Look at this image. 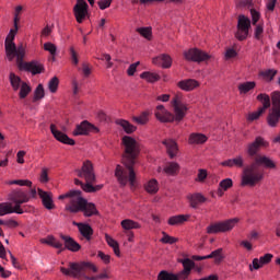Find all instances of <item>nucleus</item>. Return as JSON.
<instances>
[{
	"mask_svg": "<svg viewBox=\"0 0 280 280\" xmlns=\"http://www.w3.org/2000/svg\"><path fill=\"white\" fill-rule=\"evenodd\" d=\"M235 56H237V51H235V49L233 48H228L225 51V58L226 60L231 59V58H235Z\"/></svg>",
	"mask_w": 280,
	"mask_h": 280,
	"instance_id": "62",
	"label": "nucleus"
},
{
	"mask_svg": "<svg viewBox=\"0 0 280 280\" xmlns=\"http://www.w3.org/2000/svg\"><path fill=\"white\" fill-rule=\"evenodd\" d=\"M66 211L69 213H80V211H82L85 218H93V215L100 214L95 203L89 202L82 195L73 197L71 202L66 205Z\"/></svg>",
	"mask_w": 280,
	"mask_h": 280,
	"instance_id": "5",
	"label": "nucleus"
},
{
	"mask_svg": "<svg viewBox=\"0 0 280 280\" xmlns=\"http://www.w3.org/2000/svg\"><path fill=\"white\" fill-rule=\"evenodd\" d=\"M257 100L262 104V107H259V109L266 113V110L270 108V96L268 94L261 93L257 95Z\"/></svg>",
	"mask_w": 280,
	"mask_h": 280,
	"instance_id": "36",
	"label": "nucleus"
},
{
	"mask_svg": "<svg viewBox=\"0 0 280 280\" xmlns=\"http://www.w3.org/2000/svg\"><path fill=\"white\" fill-rule=\"evenodd\" d=\"M272 107L267 116V124L270 128H277L280 121V92L275 91L271 93Z\"/></svg>",
	"mask_w": 280,
	"mask_h": 280,
	"instance_id": "8",
	"label": "nucleus"
},
{
	"mask_svg": "<svg viewBox=\"0 0 280 280\" xmlns=\"http://www.w3.org/2000/svg\"><path fill=\"white\" fill-rule=\"evenodd\" d=\"M74 226H78L79 233L84 237L85 240L90 241L91 237H93V228L89 225V223H78L73 222Z\"/></svg>",
	"mask_w": 280,
	"mask_h": 280,
	"instance_id": "24",
	"label": "nucleus"
},
{
	"mask_svg": "<svg viewBox=\"0 0 280 280\" xmlns=\"http://www.w3.org/2000/svg\"><path fill=\"white\" fill-rule=\"evenodd\" d=\"M7 185H19L20 187H32V180L30 179H13L7 182Z\"/></svg>",
	"mask_w": 280,
	"mask_h": 280,
	"instance_id": "47",
	"label": "nucleus"
},
{
	"mask_svg": "<svg viewBox=\"0 0 280 280\" xmlns=\"http://www.w3.org/2000/svg\"><path fill=\"white\" fill-rule=\"evenodd\" d=\"M90 132H100V129L88 120H83L80 125H77L73 130V137H86Z\"/></svg>",
	"mask_w": 280,
	"mask_h": 280,
	"instance_id": "14",
	"label": "nucleus"
},
{
	"mask_svg": "<svg viewBox=\"0 0 280 280\" xmlns=\"http://www.w3.org/2000/svg\"><path fill=\"white\" fill-rule=\"evenodd\" d=\"M140 78L142 80H147V82H151V83H154V82H159V80H161V77L158 74V73H154V72H142L140 74Z\"/></svg>",
	"mask_w": 280,
	"mask_h": 280,
	"instance_id": "39",
	"label": "nucleus"
},
{
	"mask_svg": "<svg viewBox=\"0 0 280 280\" xmlns=\"http://www.w3.org/2000/svg\"><path fill=\"white\" fill-rule=\"evenodd\" d=\"M16 32H19V26L11 28L4 42L7 58L10 62H12L14 58H16V60H24L25 58L24 45L20 44L16 48V44H14Z\"/></svg>",
	"mask_w": 280,
	"mask_h": 280,
	"instance_id": "7",
	"label": "nucleus"
},
{
	"mask_svg": "<svg viewBox=\"0 0 280 280\" xmlns=\"http://www.w3.org/2000/svg\"><path fill=\"white\" fill-rule=\"evenodd\" d=\"M43 97H45V88H43V84H38L34 92V102H38Z\"/></svg>",
	"mask_w": 280,
	"mask_h": 280,
	"instance_id": "49",
	"label": "nucleus"
},
{
	"mask_svg": "<svg viewBox=\"0 0 280 280\" xmlns=\"http://www.w3.org/2000/svg\"><path fill=\"white\" fill-rule=\"evenodd\" d=\"M37 192L45 209H48V211L56 209V205H54V195L51 192L45 191L40 188L37 189Z\"/></svg>",
	"mask_w": 280,
	"mask_h": 280,
	"instance_id": "16",
	"label": "nucleus"
},
{
	"mask_svg": "<svg viewBox=\"0 0 280 280\" xmlns=\"http://www.w3.org/2000/svg\"><path fill=\"white\" fill-rule=\"evenodd\" d=\"M173 113L165 108L163 105H158L155 109V117L162 124H172V121L180 122L187 116L189 107H187L183 94H175L171 101Z\"/></svg>",
	"mask_w": 280,
	"mask_h": 280,
	"instance_id": "3",
	"label": "nucleus"
},
{
	"mask_svg": "<svg viewBox=\"0 0 280 280\" xmlns=\"http://www.w3.org/2000/svg\"><path fill=\"white\" fill-rule=\"evenodd\" d=\"M9 80L13 91H19L21 89V84L24 83L19 75L14 74V72L10 73Z\"/></svg>",
	"mask_w": 280,
	"mask_h": 280,
	"instance_id": "37",
	"label": "nucleus"
},
{
	"mask_svg": "<svg viewBox=\"0 0 280 280\" xmlns=\"http://www.w3.org/2000/svg\"><path fill=\"white\" fill-rule=\"evenodd\" d=\"M30 93H32V88L30 86V84H27L26 82L22 83L20 85V100H25V97H27L30 95Z\"/></svg>",
	"mask_w": 280,
	"mask_h": 280,
	"instance_id": "44",
	"label": "nucleus"
},
{
	"mask_svg": "<svg viewBox=\"0 0 280 280\" xmlns=\"http://www.w3.org/2000/svg\"><path fill=\"white\" fill-rule=\"evenodd\" d=\"M21 12H23V7L18 5L15 8L14 19H13L14 27L19 26V23L21 22Z\"/></svg>",
	"mask_w": 280,
	"mask_h": 280,
	"instance_id": "53",
	"label": "nucleus"
},
{
	"mask_svg": "<svg viewBox=\"0 0 280 280\" xmlns=\"http://www.w3.org/2000/svg\"><path fill=\"white\" fill-rule=\"evenodd\" d=\"M122 145L125 147V155L122 159L124 166H116L115 176L121 187H126L129 183L132 188L137 183L135 163H137V156H139V153L141 152V147L139 145V142L130 136L122 137Z\"/></svg>",
	"mask_w": 280,
	"mask_h": 280,
	"instance_id": "2",
	"label": "nucleus"
},
{
	"mask_svg": "<svg viewBox=\"0 0 280 280\" xmlns=\"http://www.w3.org/2000/svg\"><path fill=\"white\" fill-rule=\"evenodd\" d=\"M162 62L163 69H170L172 67V57L170 55H161L160 57L153 58V65H159Z\"/></svg>",
	"mask_w": 280,
	"mask_h": 280,
	"instance_id": "32",
	"label": "nucleus"
},
{
	"mask_svg": "<svg viewBox=\"0 0 280 280\" xmlns=\"http://www.w3.org/2000/svg\"><path fill=\"white\" fill-rule=\"evenodd\" d=\"M261 148H268V141L262 137H256L255 141L250 142L246 147V154L254 161L243 168V175L241 179L242 187H255L264 180L265 172L261 165L267 170H276L277 164L270 158L266 155H259Z\"/></svg>",
	"mask_w": 280,
	"mask_h": 280,
	"instance_id": "1",
	"label": "nucleus"
},
{
	"mask_svg": "<svg viewBox=\"0 0 280 280\" xmlns=\"http://www.w3.org/2000/svg\"><path fill=\"white\" fill-rule=\"evenodd\" d=\"M237 222H240V219L233 218L225 221L211 223L207 228V233L209 235H215L218 233H229V231H233V229H235V224H237Z\"/></svg>",
	"mask_w": 280,
	"mask_h": 280,
	"instance_id": "9",
	"label": "nucleus"
},
{
	"mask_svg": "<svg viewBox=\"0 0 280 280\" xmlns=\"http://www.w3.org/2000/svg\"><path fill=\"white\" fill-rule=\"evenodd\" d=\"M161 242L163 244H176V242H178V238L170 236V234L163 232V237L161 238Z\"/></svg>",
	"mask_w": 280,
	"mask_h": 280,
	"instance_id": "54",
	"label": "nucleus"
},
{
	"mask_svg": "<svg viewBox=\"0 0 280 280\" xmlns=\"http://www.w3.org/2000/svg\"><path fill=\"white\" fill-rule=\"evenodd\" d=\"M73 14L77 19V22L83 23L86 19V14H89V4L77 3L73 7Z\"/></svg>",
	"mask_w": 280,
	"mask_h": 280,
	"instance_id": "20",
	"label": "nucleus"
},
{
	"mask_svg": "<svg viewBox=\"0 0 280 280\" xmlns=\"http://www.w3.org/2000/svg\"><path fill=\"white\" fill-rule=\"evenodd\" d=\"M58 84H60V80H58V77H54L48 82V89L50 93H56L58 91Z\"/></svg>",
	"mask_w": 280,
	"mask_h": 280,
	"instance_id": "50",
	"label": "nucleus"
},
{
	"mask_svg": "<svg viewBox=\"0 0 280 280\" xmlns=\"http://www.w3.org/2000/svg\"><path fill=\"white\" fill-rule=\"evenodd\" d=\"M8 200L13 202L18 211H25V207L22 208L21 205H25V202H30V195H27V192L21 189H15L8 195Z\"/></svg>",
	"mask_w": 280,
	"mask_h": 280,
	"instance_id": "10",
	"label": "nucleus"
},
{
	"mask_svg": "<svg viewBox=\"0 0 280 280\" xmlns=\"http://www.w3.org/2000/svg\"><path fill=\"white\" fill-rule=\"evenodd\" d=\"M50 132L57 141L65 143V145H73L75 143V140L69 138V136L56 129V125L54 124L50 125Z\"/></svg>",
	"mask_w": 280,
	"mask_h": 280,
	"instance_id": "15",
	"label": "nucleus"
},
{
	"mask_svg": "<svg viewBox=\"0 0 280 280\" xmlns=\"http://www.w3.org/2000/svg\"><path fill=\"white\" fill-rule=\"evenodd\" d=\"M42 244H47L48 246H52V248H58V254L62 253L65 248L62 247V243L52 235H48L46 238L40 240Z\"/></svg>",
	"mask_w": 280,
	"mask_h": 280,
	"instance_id": "27",
	"label": "nucleus"
},
{
	"mask_svg": "<svg viewBox=\"0 0 280 280\" xmlns=\"http://www.w3.org/2000/svg\"><path fill=\"white\" fill-rule=\"evenodd\" d=\"M132 121L139 126H145L150 121V112H142L139 116H133Z\"/></svg>",
	"mask_w": 280,
	"mask_h": 280,
	"instance_id": "34",
	"label": "nucleus"
},
{
	"mask_svg": "<svg viewBox=\"0 0 280 280\" xmlns=\"http://www.w3.org/2000/svg\"><path fill=\"white\" fill-rule=\"evenodd\" d=\"M10 213H18L19 215H23L25 210H18L12 202H1L0 203V218L3 215H10Z\"/></svg>",
	"mask_w": 280,
	"mask_h": 280,
	"instance_id": "21",
	"label": "nucleus"
},
{
	"mask_svg": "<svg viewBox=\"0 0 280 280\" xmlns=\"http://www.w3.org/2000/svg\"><path fill=\"white\" fill-rule=\"evenodd\" d=\"M97 272V267L92 262H69V268L61 267L60 272L66 277H73L79 280H98L100 276H89V272Z\"/></svg>",
	"mask_w": 280,
	"mask_h": 280,
	"instance_id": "4",
	"label": "nucleus"
},
{
	"mask_svg": "<svg viewBox=\"0 0 280 280\" xmlns=\"http://www.w3.org/2000/svg\"><path fill=\"white\" fill-rule=\"evenodd\" d=\"M180 166L176 162H171L164 167L165 174H168L170 176H175V174H178Z\"/></svg>",
	"mask_w": 280,
	"mask_h": 280,
	"instance_id": "38",
	"label": "nucleus"
},
{
	"mask_svg": "<svg viewBox=\"0 0 280 280\" xmlns=\"http://www.w3.org/2000/svg\"><path fill=\"white\" fill-rule=\"evenodd\" d=\"M178 261L183 265L184 270L175 275L176 277H178V279H186V277H189V275L191 273V269L195 268L196 262H194V260L189 258L179 259Z\"/></svg>",
	"mask_w": 280,
	"mask_h": 280,
	"instance_id": "18",
	"label": "nucleus"
},
{
	"mask_svg": "<svg viewBox=\"0 0 280 280\" xmlns=\"http://www.w3.org/2000/svg\"><path fill=\"white\" fill-rule=\"evenodd\" d=\"M144 189L148 194H156L159 191V182L151 179L144 185Z\"/></svg>",
	"mask_w": 280,
	"mask_h": 280,
	"instance_id": "40",
	"label": "nucleus"
},
{
	"mask_svg": "<svg viewBox=\"0 0 280 280\" xmlns=\"http://www.w3.org/2000/svg\"><path fill=\"white\" fill-rule=\"evenodd\" d=\"M4 226H8L9 229H16V226H19V222L10 219L4 221Z\"/></svg>",
	"mask_w": 280,
	"mask_h": 280,
	"instance_id": "63",
	"label": "nucleus"
},
{
	"mask_svg": "<svg viewBox=\"0 0 280 280\" xmlns=\"http://www.w3.org/2000/svg\"><path fill=\"white\" fill-rule=\"evenodd\" d=\"M184 58L190 62H205V60H209L211 56L198 48H190L184 51Z\"/></svg>",
	"mask_w": 280,
	"mask_h": 280,
	"instance_id": "12",
	"label": "nucleus"
},
{
	"mask_svg": "<svg viewBox=\"0 0 280 280\" xmlns=\"http://www.w3.org/2000/svg\"><path fill=\"white\" fill-rule=\"evenodd\" d=\"M40 183H49V175L47 168H43L39 177Z\"/></svg>",
	"mask_w": 280,
	"mask_h": 280,
	"instance_id": "61",
	"label": "nucleus"
},
{
	"mask_svg": "<svg viewBox=\"0 0 280 280\" xmlns=\"http://www.w3.org/2000/svg\"><path fill=\"white\" fill-rule=\"evenodd\" d=\"M81 194H82V191H80V190H70L69 192H67L65 195H60L59 200H65V198H69L68 205H71V200H73V198L80 197Z\"/></svg>",
	"mask_w": 280,
	"mask_h": 280,
	"instance_id": "46",
	"label": "nucleus"
},
{
	"mask_svg": "<svg viewBox=\"0 0 280 280\" xmlns=\"http://www.w3.org/2000/svg\"><path fill=\"white\" fill-rule=\"evenodd\" d=\"M137 32L140 36H143V38H147V40H150L152 38L151 27H139L137 28Z\"/></svg>",
	"mask_w": 280,
	"mask_h": 280,
	"instance_id": "48",
	"label": "nucleus"
},
{
	"mask_svg": "<svg viewBox=\"0 0 280 280\" xmlns=\"http://www.w3.org/2000/svg\"><path fill=\"white\" fill-rule=\"evenodd\" d=\"M77 176H79V178H84L85 185L83 186V189L86 194H95V191H100V189L104 187L103 185L93 186L96 182V177L95 171L93 170V163L89 160L83 162L81 170L77 171Z\"/></svg>",
	"mask_w": 280,
	"mask_h": 280,
	"instance_id": "6",
	"label": "nucleus"
},
{
	"mask_svg": "<svg viewBox=\"0 0 280 280\" xmlns=\"http://www.w3.org/2000/svg\"><path fill=\"white\" fill-rule=\"evenodd\" d=\"M60 237L65 242V246L62 245L63 250L67 248V250H70L71 253H78V250L82 248L80 243L75 242L73 237L67 236L65 234H61Z\"/></svg>",
	"mask_w": 280,
	"mask_h": 280,
	"instance_id": "19",
	"label": "nucleus"
},
{
	"mask_svg": "<svg viewBox=\"0 0 280 280\" xmlns=\"http://www.w3.org/2000/svg\"><path fill=\"white\" fill-rule=\"evenodd\" d=\"M231 187H233V179H231V178L222 179L219 184L217 195L220 198H222L224 196V192L228 191V189H231Z\"/></svg>",
	"mask_w": 280,
	"mask_h": 280,
	"instance_id": "30",
	"label": "nucleus"
},
{
	"mask_svg": "<svg viewBox=\"0 0 280 280\" xmlns=\"http://www.w3.org/2000/svg\"><path fill=\"white\" fill-rule=\"evenodd\" d=\"M110 3H113V0H101V1H98L100 10H106V8H110Z\"/></svg>",
	"mask_w": 280,
	"mask_h": 280,
	"instance_id": "60",
	"label": "nucleus"
},
{
	"mask_svg": "<svg viewBox=\"0 0 280 280\" xmlns=\"http://www.w3.org/2000/svg\"><path fill=\"white\" fill-rule=\"evenodd\" d=\"M120 226L124 229V233H130L135 230L141 229V225L139 222L132 220V219H125L120 222Z\"/></svg>",
	"mask_w": 280,
	"mask_h": 280,
	"instance_id": "25",
	"label": "nucleus"
},
{
	"mask_svg": "<svg viewBox=\"0 0 280 280\" xmlns=\"http://www.w3.org/2000/svg\"><path fill=\"white\" fill-rule=\"evenodd\" d=\"M115 124L117 126H120V128H122V130L127 135H132V132L137 131V127L135 125L130 124V121H128L126 119H116Z\"/></svg>",
	"mask_w": 280,
	"mask_h": 280,
	"instance_id": "29",
	"label": "nucleus"
},
{
	"mask_svg": "<svg viewBox=\"0 0 280 280\" xmlns=\"http://www.w3.org/2000/svg\"><path fill=\"white\" fill-rule=\"evenodd\" d=\"M19 68L23 71H28L33 75H38V73H43L45 71V66H43L38 61H30V62H23L22 60H18Z\"/></svg>",
	"mask_w": 280,
	"mask_h": 280,
	"instance_id": "13",
	"label": "nucleus"
},
{
	"mask_svg": "<svg viewBox=\"0 0 280 280\" xmlns=\"http://www.w3.org/2000/svg\"><path fill=\"white\" fill-rule=\"evenodd\" d=\"M272 257V254H265L260 258H254L252 265H249L250 272H253V270H259V268H264V266L270 264Z\"/></svg>",
	"mask_w": 280,
	"mask_h": 280,
	"instance_id": "17",
	"label": "nucleus"
},
{
	"mask_svg": "<svg viewBox=\"0 0 280 280\" xmlns=\"http://www.w3.org/2000/svg\"><path fill=\"white\" fill-rule=\"evenodd\" d=\"M257 86V83L255 81H247L240 83L237 89L240 91L241 95H246V93H249V91H253Z\"/></svg>",
	"mask_w": 280,
	"mask_h": 280,
	"instance_id": "31",
	"label": "nucleus"
},
{
	"mask_svg": "<svg viewBox=\"0 0 280 280\" xmlns=\"http://www.w3.org/2000/svg\"><path fill=\"white\" fill-rule=\"evenodd\" d=\"M82 72L85 78H89V75H91V68L89 67V63L82 65Z\"/></svg>",
	"mask_w": 280,
	"mask_h": 280,
	"instance_id": "64",
	"label": "nucleus"
},
{
	"mask_svg": "<svg viewBox=\"0 0 280 280\" xmlns=\"http://www.w3.org/2000/svg\"><path fill=\"white\" fill-rule=\"evenodd\" d=\"M178 89H180L182 91H194V89H198V86H200V83H198L197 80L195 79H185L182 80L177 83Z\"/></svg>",
	"mask_w": 280,
	"mask_h": 280,
	"instance_id": "22",
	"label": "nucleus"
},
{
	"mask_svg": "<svg viewBox=\"0 0 280 280\" xmlns=\"http://www.w3.org/2000/svg\"><path fill=\"white\" fill-rule=\"evenodd\" d=\"M187 200H188L191 209H198L199 205L207 202V198L205 196H202V194H200V192L188 195Z\"/></svg>",
	"mask_w": 280,
	"mask_h": 280,
	"instance_id": "23",
	"label": "nucleus"
},
{
	"mask_svg": "<svg viewBox=\"0 0 280 280\" xmlns=\"http://www.w3.org/2000/svg\"><path fill=\"white\" fill-rule=\"evenodd\" d=\"M259 75H261V78H264V80H266L267 82H272V80H275V75H277V70L276 69L264 70L259 73Z\"/></svg>",
	"mask_w": 280,
	"mask_h": 280,
	"instance_id": "43",
	"label": "nucleus"
},
{
	"mask_svg": "<svg viewBox=\"0 0 280 280\" xmlns=\"http://www.w3.org/2000/svg\"><path fill=\"white\" fill-rule=\"evenodd\" d=\"M69 51H70V59H71L72 65L78 66L80 62L78 51L75 50L74 47H70Z\"/></svg>",
	"mask_w": 280,
	"mask_h": 280,
	"instance_id": "55",
	"label": "nucleus"
},
{
	"mask_svg": "<svg viewBox=\"0 0 280 280\" xmlns=\"http://www.w3.org/2000/svg\"><path fill=\"white\" fill-rule=\"evenodd\" d=\"M264 109H259L257 112L254 113H249L247 115V121H257V119H259L262 115H264Z\"/></svg>",
	"mask_w": 280,
	"mask_h": 280,
	"instance_id": "52",
	"label": "nucleus"
},
{
	"mask_svg": "<svg viewBox=\"0 0 280 280\" xmlns=\"http://www.w3.org/2000/svg\"><path fill=\"white\" fill-rule=\"evenodd\" d=\"M250 14H252V24L253 25H257L259 19H260V14L259 12H257L256 10L252 9L250 10Z\"/></svg>",
	"mask_w": 280,
	"mask_h": 280,
	"instance_id": "59",
	"label": "nucleus"
},
{
	"mask_svg": "<svg viewBox=\"0 0 280 280\" xmlns=\"http://www.w3.org/2000/svg\"><path fill=\"white\" fill-rule=\"evenodd\" d=\"M158 280H180L176 273H172L167 270H162L158 275Z\"/></svg>",
	"mask_w": 280,
	"mask_h": 280,
	"instance_id": "42",
	"label": "nucleus"
},
{
	"mask_svg": "<svg viewBox=\"0 0 280 280\" xmlns=\"http://www.w3.org/2000/svg\"><path fill=\"white\" fill-rule=\"evenodd\" d=\"M187 220H189V215L178 214V215L171 217L168 219V224L171 226H176L178 224H183V222H187Z\"/></svg>",
	"mask_w": 280,
	"mask_h": 280,
	"instance_id": "35",
	"label": "nucleus"
},
{
	"mask_svg": "<svg viewBox=\"0 0 280 280\" xmlns=\"http://www.w3.org/2000/svg\"><path fill=\"white\" fill-rule=\"evenodd\" d=\"M44 49L45 51H49L51 56H56V51H58V48L56 47V45L49 42L44 44Z\"/></svg>",
	"mask_w": 280,
	"mask_h": 280,
	"instance_id": "56",
	"label": "nucleus"
},
{
	"mask_svg": "<svg viewBox=\"0 0 280 280\" xmlns=\"http://www.w3.org/2000/svg\"><path fill=\"white\" fill-rule=\"evenodd\" d=\"M221 165L223 167H244V158L242 155H237L234 159L222 162Z\"/></svg>",
	"mask_w": 280,
	"mask_h": 280,
	"instance_id": "28",
	"label": "nucleus"
},
{
	"mask_svg": "<svg viewBox=\"0 0 280 280\" xmlns=\"http://www.w3.org/2000/svg\"><path fill=\"white\" fill-rule=\"evenodd\" d=\"M207 176H208L207 170L200 168L198 171V175H197L196 182L197 183H205V180H207Z\"/></svg>",
	"mask_w": 280,
	"mask_h": 280,
	"instance_id": "57",
	"label": "nucleus"
},
{
	"mask_svg": "<svg viewBox=\"0 0 280 280\" xmlns=\"http://www.w3.org/2000/svg\"><path fill=\"white\" fill-rule=\"evenodd\" d=\"M207 136L202 135V133H191L189 136V139H188V143H190V145H194V144H200V143H207Z\"/></svg>",
	"mask_w": 280,
	"mask_h": 280,
	"instance_id": "33",
	"label": "nucleus"
},
{
	"mask_svg": "<svg viewBox=\"0 0 280 280\" xmlns=\"http://www.w3.org/2000/svg\"><path fill=\"white\" fill-rule=\"evenodd\" d=\"M163 145H165L167 150V154L171 156V159H174L176 154H178V144L173 139H166L162 141Z\"/></svg>",
	"mask_w": 280,
	"mask_h": 280,
	"instance_id": "26",
	"label": "nucleus"
},
{
	"mask_svg": "<svg viewBox=\"0 0 280 280\" xmlns=\"http://www.w3.org/2000/svg\"><path fill=\"white\" fill-rule=\"evenodd\" d=\"M207 257L208 259H214L215 264H220L224 259V256H222V248L211 252V254L207 255Z\"/></svg>",
	"mask_w": 280,
	"mask_h": 280,
	"instance_id": "45",
	"label": "nucleus"
},
{
	"mask_svg": "<svg viewBox=\"0 0 280 280\" xmlns=\"http://www.w3.org/2000/svg\"><path fill=\"white\" fill-rule=\"evenodd\" d=\"M139 65H141V62L139 61L131 63L127 69V75H130V77L135 75V73H137V68L139 67Z\"/></svg>",
	"mask_w": 280,
	"mask_h": 280,
	"instance_id": "58",
	"label": "nucleus"
},
{
	"mask_svg": "<svg viewBox=\"0 0 280 280\" xmlns=\"http://www.w3.org/2000/svg\"><path fill=\"white\" fill-rule=\"evenodd\" d=\"M105 240L108 244V246H110V248H113L115 255L117 257H119L120 252H119V243H117V241H115L113 237H110V235L106 234L105 235Z\"/></svg>",
	"mask_w": 280,
	"mask_h": 280,
	"instance_id": "41",
	"label": "nucleus"
},
{
	"mask_svg": "<svg viewBox=\"0 0 280 280\" xmlns=\"http://www.w3.org/2000/svg\"><path fill=\"white\" fill-rule=\"evenodd\" d=\"M250 32V19L246 15H240L237 21V31L235 33V38L237 40H246L248 38V33Z\"/></svg>",
	"mask_w": 280,
	"mask_h": 280,
	"instance_id": "11",
	"label": "nucleus"
},
{
	"mask_svg": "<svg viewBox=\"0 0 280 280\" xmlns=\"http://www.w3.org/2000/svg\"><path fill=\"white\" fill-rule=\"evenodd\" d=\"M254 38H256V40H261V38H264V24H256Z\"/></svg>",
	"mask_w": 280,
	"mask_h": 280,
	"instance_id": "51",
	"label": "nucleus"
}]
</instances>
